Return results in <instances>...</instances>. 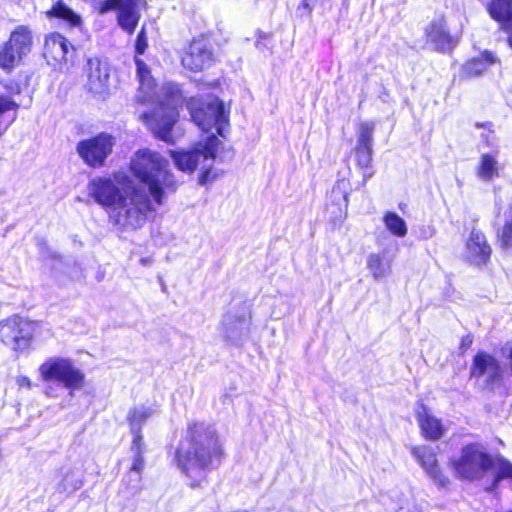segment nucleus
<instances>
[{
  "mask_svg": "<svg viewBox=\"0 0 512 512\" xmlns=\"http://www.w3.org/2000/svg\"><path fill=\"white\" fill-rule=\"evenodd\" d=\"M129 170L143 184L149 195L133 186L126 196L119 185L131 183L129 176L115 172L97 176L88 182L89 196L101 207L111 208L110 222L121 229H138L146 222V214L153 210L150 197L157 205L164 203L165 195L175 193L178 182L169 169L168 161L158 152L139 149L132 157Z\"/></svg>",
  "mask_w": 512,
  "mask_h": 512,
  "instance_id": "f257e3e1",
  "label": "nucleus"
},
{
  "mask_svg": "<svg viewBox=\"0 0 512 512\" xmlns=\"http://www.w3.org/2000/svg\"><path fill=\"white\" fill-rule=\"evenodd\" d=\"M226 458L221 436L215 426L204 420L191 419L180 432L173 462L192 489L208 482L207 473L217 469Z\"/></svg>",
  "mask_w": 512,
  "mask_h": 512,
  "instance_id": "f03ea898",
  "label": "nucleus"
},
{
  "mask_svg": "<svg viewBox=\"0 0 512 512\" xmlns=\"http://www.w3.org/2000/svg\"><path fill=\"white\" fill-rule=\"evenodd\" d=\"M181 96L179 89L170 90L167 99L158 101L150 111H145L139 116L153 137L167 144H174L173 129L179 119L176 101Z\"/></svg>",
  "mask_w": 512,
  "mask_h": 512,
  "instance_id": "7ed1b4c3",
  "label": "nucleus"
},
{
  "mask_svg": "<svg viewBox=\"0 0 512 512\" xmlns=\"http://www.w3.org/2000/svg\"><path fill=\"white\" fill-rule=\"evenodd\" d=\"M191 120L204 132L216 129L217 135L226 138L229 123V110L225 108L224 102L218 97L206 101L202 97L193 96L186 102Z\"/></svg>",
  "mask_w": 512,
  "mask_h": 512,
  "instance_id": "20e7f679",
  "label": "nucleus"
},
{
  "mask_svg": "<svg viewBox=\"0 0 512 512\" xmlns=\"http://www.w3.org/2000/svg\"><path fill=\"white\" fill-rule=\"evenodd\" d=\"M216 46L219 45L211 31L193 36L179 52L181 66L191 73L209 69L219 60Z\"/></svg>",
  "mask_w": 512,
  "mask_h": 512,
  "instance_id": "39448f33",
  "label": "nucleus"
},
{
  "mask_svg": "<svg viewBox=\"0 0 512 512\" xmlns=\"http://www.w3.org/2000/svg\"><path fill=\"white\" fill-rule=\"evenodd\" d=\"M43 382H55L69 390L70 393L85 386V373L75 366L70 358L50 357L38 367Z\"/></svg>",
  "mask_w": 512,
  "mask_h": 512,
  "instance_id": "423d86ee",
  "label": "nucleus"
},
{
  "mask_svg": "<svg viewBox=\"0 0 512 512\" xmlns=\"http://www.w3.org/2000/svg\"><path fill=\"white\" fill-rule=\"evenodd\" d=\"M33 31L28 25H18L0 44V69L11 73L32 52Z\"/></svg>",
  "mask_w": 512,
  "mask_h": 512,
  "instance_id": "0eeeda50",
  "label": "nucleus"
},
{
  "mask_svg": "<svg viewBox=\"0 0 512 512\" xmlns=\"http://www.w3.org/2000/svg\"><path fill=\"white\" fill-rule=\"evenodd\" d=\"M450 464L460 479L479 480L484 473L493 469L492 455L482 451L477 443H468L461 449L460 456L451 459Z\"/></svg>",
  "mask_w": 512,
  "mask_h": 512,
  "instance_id": "6e6552de",
  "label": "nucleus"
},
{
  "mask_svg": "<svg viewBox=\"0 0 512 512\" xmlns=\"http://www.w3.org/2000/svg\"><path fill=\"white\" fill-rule=\"evenodd\" d=\"M36 324L18 314L0 321V342L14 352H23L32 346Z\"/></svg>",
  "mask_w": 512,
  "mask_h": 512,
  "instance_id": "1a4fd4ad",
  "label": "nucleus"
},
{
  "mask_svg": "<svg viewBox=\"0 0 512 512\" xmlns=\"http://www.w3.org/2000/svg\"><path fill=\"white\" fill-rule=\"evenodd\" d=\"M115 144V137L103 131L80 140L76 145V151L85 165L92 169H99L106 165Z\"/></svg>",
  "mask_w": 512,
  "mask_h": 512,
  "instance_id": "9d476101",
  "label": "nucleus"
},
{
  "mask_svg": "<svg viewBox=\"0 0 512 512\" xmlns=\"http://www.w3.org/2000/svg\"><path fill=\"white\" fill-rule=\"evenodd\" d=\"M198 146L187 151H170V156L180 171L193 173L198 167L200 158L204 160L216 159L222 146V141L217 135L211 134L203 144L199 142Z\"/></svg>",
  "mask_w": 512,
  "mask_h": 512,
  "instance_id": "9b49d317",
  "label": "nucleus"
},
{
  "mask_svg": "<svg viewBox=\"0 0 512 512\" xmlns=\"http://www.w3.org/2000/svg\"><path fill=\"white\" fill-rule=\"evenodd\" d=\"M470 379H484V388L493 391L503 382V369L500 361L491 353L480 350L473 357L469 372Z\"/></svg>",
  "mask_w": 512,
  "mask_h": 512,
  "instance_id": "f8f14e48",
  "label": "nucleus"
},
{
  "mask_svg": "<svg viewBox=\"0 0 512 512\" xmlns=\"http://www.w3.org/2000/svg\"><path fill=\"white\" fill-rule=\"evenodd\" d=\"M493 257V247L484 231L472 228L464 241L465 261L478 269L487 268Z\"/></svg>",
  "mask_w": 512,
  "mask_h": 512,
  "instance_id": "ddd939ff",
  "label": "nucleus"
},
{
  "mask_svg": "<svg viewBox=\"0 0 512 512\" xmlns=\"http://www.w3.org/2000/svg\"><path fill=\"white\" fill-rule=\"evenodd\" d=\"M350 186V180L342 177L338 178L332 187L325 205V213L333 226L340 225L347 218Z\"/></svg>",
  "mask_w": 512,
  "mask_h": 512,
  "instance_id": "4468645a",
  "label": "nucleus"
},
{
  "mask_svg": "<svg viewBox=\"0 0 512 512\" xmlns=\"http://www.w3.org/2000/svg\"><path fill=\"white\" fill-rule=\"evenodd\" d=\"M76 48L59 32L46 35L43 46V56L49 64L54 66L73 63Z\"/></svg>",
  "mask_w": 512,
  "mask_h": 512,
  "instance_id": "2eb2a0df",
  "label": "nucleus"
},
{
  "mask_svg": "<svg viewBox=\"0 0 512 512\" xmlns=\"http://www.w3.org/2000/svg\"><path fill=\"white\" fill-rule=\"evenodd\" d=\"M424 36L426 42L432 44L433 48L439 53H451L460 41L458 35L450 32L443 15L427 24Z\"/></svg>",
  "mask_w": 512,
  "mask_h": 512,
  "instance_id": "dca6fc26",
  "label": "nucleus"
},
{
  "mask_svg": "<svg viewBox=\"0 0 512 512\" xmlns=\"http://www.w3.org/2000/svg\"><path fill=\"white\" fill-rule=\"evenodd\" d=\"M109 68L99 59H90L87 63L86 91L94 98L106 99L110 93Z\"/></svg>",
  "mask_w": 512,
  "mask_h": 512,
  "instance_id": "f3484780",
  "label": "nucleus"
},
{
  "mask_svg": "<svg viewBox=\"0 0 512 512\" xmlns=\"http://www.w3.org/2000/svg\"><path fill=\"white\" fill-rule=\"evenodd\" d=\"M415 416L420 433L425 440L438 441L444 436L446 428L442 420L437 418L423 401L418 402Z\"/></svg>",
  "mask_w": 512,
  "mask_h": 512,
  "instance_id": "a211bd4d",
  "label": "nucleus"
},
{
  "mask_svg": "<svg viewBox=\"0 0 512 512\" xmlns=\"http://www.w3.org/2000/svg\"><path fill=\"white\" fill-rule=\"evenodd\" d=\"M485 9L500 30L507 33L506 41L512 49V0H489Z\"/></svg>",
  "mask_w": 512,
  "mask_h": 512,
  "instance_id": "6ab92c4d",
  "label": "nucleus"
},
{
  "mask_svg": "<svg viewBox=\"0 0 512 512\" xmlns=\"http://www.w3.org/2000/svg\"><path fill=\"white\" fill-rule=\"evenodd\" d=\"M411 453L418 464L439 486L445 487L449 484V478L441 469L434 451L416 446L411 449Z\"/></svg>",
  "mask_w": 512,
  "mask_h": 512,
  "instance_id": "aec40b11",
  "label": "nucleus"
},
{
  "mask_svg": "<svg viewBox=\"0 0 512 512\" xmlns=\"http://www.w3.org/2000/svg\"><path fill=\"white\" fill-rule=\"evenodd\" d=\"M500 59L490 50H483L478 56L468 58L461 66V76L471 79L481 76L491 66L500 64Z\"/></svg>",
  "mask_w": 512,
  "mask_h": 512,
  "instance_id": "412c9836",
  "label": "nucleus"
},
{
  "mask_svg": "<svg viewBox=\"0 0 512 512\" xmlns=\"http://www.w3.org/2000/svg\"><path fill=\"white\" fill-rule=\"evenodd\" d=\"M44 15L49 20L60 21L68 29L81 28L83 24L81 15L68 6L65 0H56Z\"/></svg>",
  "mask_w": 512,
  "mask_h": 512,
  "instance_id": "4be33fe9",
  "label": "nucleus"
},
{
  "mask_svg": "<svg viewBox=\"0 0 512 512\" xmlns=\"http://www.w3.org/2000/svg\"><path fill=\"white\" fill-rule=\"evenodd\" d=\"M505 221L495 231V239L499 249L512 253V204L503 213Z\"/></svg>",
  "mask_w": 512,
  "mask_h": 512,
  "instance_id": "5701e85b",
  "label": "nucleus"
},
{
  "mask_svg": "<svg viewBox=\"0 0 512 512\" xmlns=\"http://www.w3.org/2000/svg\"><path fill=\"white\" fill-rule=\"evenodd\" d=\"M477 176L484 181H491L499 176V163L491 153H484L480 156L476 167Z\"/></svg>",
  "mask_w": 512,
  "mask_h": 512,
  "instance_id": "b1692460",
  "label": "nucleus"
},
{
  "mask_svg": "<svg viewBox=\"0 0 512 512\" xmlns=\"http://www.w3.org/2000/svg\"><path fill=\"white\" fill-rule=\"evenodd\" d=\"M492 461L493 469L497 468V471L492 480L491 487L487 489L488 491H492L504 479L512 480V463L510 461L501 455L492 456Z\"/></svg>",
  "mask_w": 512,
  "mask_h": 512,
  "instance_id": "393cba45",
  "label": "nucleus"
},
{
  "mask_svg": "<svg viewBox=\"0 0 512 512\" xmlns=\"http://www.w3.org/2000/svg\"><path fill=\"white\" fill-rule=\"evenodd\" d=\"M152 415L153 410L149 407L130 408L126 416L129 430H142L143 425Z\"/></svg>",
  "mask_w": 512,
  "mask_h": 512,
  "instance_id": "a878e982",
  "label": "nucleus"
},
{
  "mask_svg": "<svg viewBox=\"0 0 512 512\" xmlns=\"http://www.w3.org/2000/svg\"><path fill=\"white\" fill-rule=\"evenodd\" d=\"M367 268L375 279L384 278L390 272V260L384 255L371 253L367 258Z\"/></svg>",
  "mask_w": 512,
  "mask_h": 512,
  "instance_id": "bb28decb",
  "label": "nucleus"
},
{
  "mask_svg": "<svg viewBox=\"0 0 512 512\" xmlns=\"http://www.w3.org/2000/svg\"><path fill=\"white\" fill-rule=\"evenodd\" d=\"M383 221L391 234L397 237H404L407 234L406 223L397 213L386 212L383 216Z\"/></svg>",
  "mask_w": 512,
  "mask_h": 512,
  "instance_id": "cd10ccee",
  "label": "nucleus"
},
{
  "mask_svg": "<svg viewBox=\"0 0 512 512\" xmlns=\"http://www.w3.org/2000/svg\"><path fill=\"white\" fill-rule=\"evenodd\" d=\"M19 107V103H17L13 98L3 94L0 95V137L4 134L11 122L9 120L5 121V114L10 111L16 112Z\"/></svg>",
  "mask_w": 512,
  "mask_h": 512,
  "instance_id": "c85d7f7f",
  "label": "nucleus"
},
{
  "mask_svg": "<svg viewBox=\"0 0 512 512\" xmlns=\"http://www.w3.org/2000/svg\"><path fill=\"white\" fill-rule=\"evenodd\" d=\"M134 62L137 68V78L141 87L152 88L155 85V80L152 77L151 69L139 57H134Z\"/></svg>",
  "mask_w": 512,
  "mask_h": 512,
  "instance_id": "c756f323",
  "label": "nucleus"
},
{
  "mask_svg": "<svg viewBox=\"0 0 512 512\" xmlns=\"http://www.w3.org/2000/svg\"><path fill=\"white\" fill-rule=\"evenodd\" d=\"M354 152L355 161L359 168L366 169L371 166L373 155L372 146L356 145Z\"/></svg>",
  "mask_w": 512,
  "mask_h": 512,
  "instance_id": "7c9ffc66",
  "label": "nucleus"
},
{
  "mask_svg": "<svg viewBox=\"0 0 512 512\" xmlns=\"http://www.w3.org/2000/svg\"><path fill=\"white\" fill-rule=\"evenodd\" d=\"M374 133L373 122H363L359 124L357 129V143L356 145L372 146Z\"/></svg>",
  "mask_w": 512,
  "mask_h": 512,
  "instance_id": "2f4dec72",
  "label": "nucleus"
},
{
  "mask_svg": "<svg viewBox=\"0 0 512 512\" xmlns=\"http://www.w3.org/2000/svg\"><path fill=\"white\" fill-rule=\"evenodd\" d=\"M3 89L6 91L5 96L13 98L16 95H20L23 88L28 84V77L25 76V83L19 79H7L0 82Z\"/></svg>",
  "mask_w": 512,
  "mask_h": 512,
  "instance_id": "473e14b6",
  "label": "nucleus"
},
{
  "mask_svg": "<svg viewBox=\"0 0 512 512\" xmlns=\"http://www.w3.org/2000/svg\"><path fill=\"white\" fill-rule=\"evenodd\" d=\"M134 48H135V57H138L139 55L144 54L146 49L148 48V39H147L145 27H142L141 30L138 32L136 39H135Z\"/></svg>",
  "mask_w": 512,
  "mask_h": 512,
  "instance_id": "72a5a7b5",
  "label": "nucleus"
},
{
  "mask_svg": "<svg viewBox=\"0 0 512 512\" xmlns=\"http://www.w3.org/2000/svg\"><path fill=\"white\" fill-rule=\"evenodd\" d=\"M132 435L130 449L133 453H144V437L142 430H130Z\"/></svg>",
  "mask_w": 512,
  "mask_h": 512,
  "instance_id": "f704fd0d",
  "label": "nucleus"
},
{
  "mask_svg": "<svg viewBox=\"0 0 512 512\" xmlns=\"http://www.w3.org/2000/svg\"><path fill=\"white\" fill-rule=\"evenodd\" d=\"M145 466L144 453H134L132 458V464L129 471H134L138 474L137 481H140L141 474Z\"/></svg>",
  "mask_w": 512,
  "mask_h": 512,
  "instance_id": "c9c22d12",
  "label": "nucleus"
},
{
  "mask_svg": "<svg viewBox=\"0 0 512 512\" xmlns=\"http://www.w3.org/2000/svg\"><path fill=\"white\" fill-rule=\"evenodd\" d=\"M68 474H65L63 478L61 479L59 486L62 488V490L67 492H72L79 490L83 487L84 481L82 479H76L71 485L68 482Z\"/></svg>",
  "mask_w": 512,
  "mask_h": 512,
  "instance_id": "e433bc0d",
  "label": "nucleus"
},
{
  "mask_svg": "<svg viewBox=\"0 0 512 512\" xmlns=\"http://www.w3.org/2000/svg\"><path fill=\"white\" fill-rule=\"evenodd\" d=\"M272 32L262 31L260 29L255 32V46L257 48H262L266 45V41L272 38Z\"/></svg>",
  "mask_w": 512,
  "mask_h": 512,
  "instance_id": "4c0bfd02",
  "label": "nucleus"
},
{
  "mask_svg": "<svg viewBox=\"0 0 512 512\" xmlns=\"http://www.w3.org/2000/svg\"><path fill=\"white\" fill-rule=\"evenodd\" d=\"M473 341H474V337L472 334H466V335H463L461 338H460V342H459V353L460 354H465L468 349H470V347L472 346L473 344Z\"/></svg>",
  "mask_w": 512,
  "mask_h": 512,
  "instance_id": "58836bf2",
  "label": "nucleus"
},
{
  "mask_svg": "<svg viewBox=\"0 0 512 512\" xmlns=\"http://www.w3.org/2000/svg\"><path fill=\"white\" fill-rule=\"evenodd\" d=\"M216 173L211 168L204 169L199 175V184L207 185L216 178Z\"/></svg>",
  "mask_w": 512,
  "mask_h": 512,
  "instance_id": "ea45409f",
  "label": "nucleus"
},
{
  "mask_svg": "<svg viewBox=\"0 0 512 512\" xmlns=\"http://www.w3.org/2000/svg\"><path fill=\"white\" fill-rule=\"evenodd\" d=\"M502 355L509 360L512 375V341L506 342L500 349Z\"/></svg>",
  "mask_w": 512,
  "mask_h": 512,
  "instance_id": "a19ab883",
  "label": "nucleus"
},
{
  "mask_svg": "<svg viewBox=\"0 0 512 512\" xmlns=\"http://www.w3.org/2000/svg\"><path fill=\"white\" fill-rule=\"evenodd\" d=\"M329 0H302L301 3H300V8H303L304 10L307 11V13L310 15L311 12H312V9H313V6L320 2V3H325V2H328Z\"/></svg>",
  "mask_w": 512,
  "mask_h": 512,
  "instance_id": "79ce46f5",
  "label": "nucleus"
},
{
  "mask_svg": "<svg viewBox=\"0 0 512 512\" xmlns=\"http://www.w3.org/2000/svg\"><path fill=\"white\" fill-rule=\"evenodd\" d=\"M16 382L20 388H26V389L32 388V382L27 376H19L17 378Z\"/></svg>",
  "mask_w": 512,
  "mask_h": 512,
  "instance_id": "37998d69",
  "label": "nucleus"
},
{
  "mask_svg": "<svg viewBox=\"0 0 512 512\" xmlns=\"http://www.w3.org/2000/svg\"><path fill=\"white\" fill-rule=\"evenodd\" d=\"M474 126H475L476 128H482V129H488V130H490V129L493 127V124H492V122H490V121H485V122H476V123L474 124Z\"/></svg>",
  "mask_w": 512,
  "mask_h": 512,
  "instance_id": "c03bdc74",
  "label": "nucleus"
},
{
  "mask_svg": "<svg viewBox=\"0 0 512 512\" xmlns=\"http://www.w3.org/2000/svg\"><path fill=\"white\" fill-rule=\"evenodd\" d=\"M500 215H501V207H499V208L497 209V211H496V217L498 218V217H500Z\"/></svg>",
  "mask_w": 512,
  "mask_h": 512,
  "instance_id": "a18cd8bd",
  "label": "nucleus"
}]
</instances>
